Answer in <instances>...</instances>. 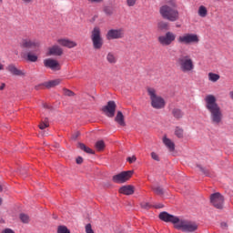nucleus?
<instances>
[{
  "instance_id": "nucleus-1",
  "label": "nucleus",
  "mask_w": 233,
  "mask_h": 233,
  "mask_svg": "<svg viewBox=\"0 0 233 233\" xmlns=\"http://www.w3.org/2000/svg\"><path fill=\"white\" fill-rule=\"evenodd\" d=\"M205 108L209 114V119L213 125H221L223 123V110L219 104H218V99L214 95H208L204 98Z\"/></svg>"
},
{
  "instance_id": "nucleus-2",
  "label": "nucleus",
  "mask_w": 233,
  "mask_h": 233,
  "mask_svg": "<svg viewBox=\"0 0 233 233\" xmlns=\"http://www.w3.org/2000/svg\"><path fill=\"white\" fill-rule=\"evenodd\" d=\"M179 5L177 0H167V2L159 7V14L162 19L169 21V23H176L179 21Z\"/></svg>"
},
{
  "instance_id": "nucleus-3",
  "label": "nucleus",
  "mask_w": 233,
  "mask_h": 233,
  "mask_svg": "<svg viewBox=\"0 0 233 233\" xmlns=\"http://www.w3.org/2000/svg\"><path fill=\"white\" fill-rule=\"evenodd\" d=\"M147 96H149V99L151 101L152 108L155 110H162L167 106V102L163 96L157 95V91L154 87H147Z\"/></svg>"
},
{
  "instance_id": "nucleus-4",
  "label": "nucleus",
  "mask_w": 233,
  "mask_h": 233,
  "mask_svg": "<svg viewBox=\"0 0 233 233\" xmlns=\"http://www.w3.org/2000/svg\"><path fill=\"white\" fill-rule=\"evenodd\" d=\"M177 65L179 66L180 72L188 74L194 70V60L188 55H181L177 59Z\"/></svg>"
},
{
  "instance_id": "nucleus-5",
  "label": "nucleus",
  "mask_w": 233,
  "mask_h": 233,
  "mask_svg": "<svg viewBox=\"0 0 233 233\" xmlns=\"http://www.w3.org/2000/svg\"><path fill=\"white\" fill-rule=\"evenodd\" d=\"M91 41L95 50H101L103 48L104 41L101 35V29L98 26L94 27L91 32Z\"/></svg>"
},
{
  "instance_id": "nucleus-6",
  "label": "nucleus",
  "mask_w": 233,
  "mask_h": 233,
  "mask_svg": "<svg viewBox=\"0 0 233 233\" xmlns=\"http://www.w3.org/2000/svg\"><path fill=\"white\" fill-rule=\"evenodd\" d=\"M176 228L182 232H196V230H198V224L189 220L178 218Z\"/></svg>"
},
{
  "instance_id": "nucleus-7",
  "label": "nucleus",
  "mask_w": 233,
  "mask_h": 233,
  "mask_svg": "<svg viewBox=\"0 0 233 233\" xmlns=\"http://www.w3.org/2000/svg\"><path fill=\"white\" fill-rule=\"evenodd\" d=\"M177 41L179 45H198L199 43V36L196 34L186 33L179 35Z\"/></svg>"
},
{
  "instance_id": "nucleus-8",
  "label": "nucleus",
  "mask_w": 233,
  "mask_h": 233,
  "mask_svg": "<svg viewBox=\"0 0 233 233\" xmlns=\"http://www.w3.org/2000/svg\"><path fill=\"white\" fill-rule=\"evenodd\" d=\"M157 41L162 46H170V45L176 41V34L167 31L164 35L158 36Z\"/></svg>"
},
{
  "instance_id": "nucleus-9",
  "label": "nucleus",
  "mask_w": 233,
  "mask_h": 233,
  "mask_svg": "<svg viewBox=\"0 0 233 233\" xmlns=\"http://www.w3.org/2000/svg\"><path fill=\"white\" fill-rule=\"evenodd\" d=\"M210 203L215 208L221 210L225 203V198L219 192L214 193L210 196Z\"/></svg>"
},
{
  "instance_id": "nucleus-10",
  "label": "nucleus",
  "mask_w": 233,
  "mask_h": 233,
  "mask_svg": "<svg viewBox=\"0 0 233 233\" xmlns=\"http://www.w3.org/2000/svg\"><path fill=\"white\" fill-rule=\"evenodd\" d=\"M134 175L133 170L123 171L117 175L113 176L114 183H127L130 177Z\"/></svg>"
},
{
  "instance_id": "nucleus-11",
  "label": "nucleus",
  "mask_w": 233,
  "mask_h": 233,
  "mask_svg": "<svg viewBox=\"0 0 233 233\" xmlns=\"http://www.w3.org/2000/svg\"><path fill=\"white\" fill-rule=\"evenodd\" d=\"M106 37L107 41H112L114 39H123L125 37V30L119 29H110L107 31Z\"/></svg>"
},
{
  "instance_id": "nucleus-12",
  "label": "nucleus",
  "mask_w": 233,
  "mask_h": 233,
  "mask_svg": "<svg viewBox=\"0 0 233 233\" xmlns=\"http://www.w3.org/2000/svg\"><path fill=\"white\" fill-rule=\"evenodd\" d=\"M158 218L161 219V221H165L166 223H173V225H175V228L179 221V218L174 215H170L166 211L161 212Z\"/></svg>"
},
{
  "instance_id": "nucleus-13",
  "label": "nucleus",
  "mask_w": 233,
  "mask_h": 233,
  "mask_svg": "<svg viewBox=\"0 0 233 233\" xmlns=\"http://www.w3.org/2000/svg\"><path fill=\"white\" fill-rule=\"evenodd\" d=\"M116 108H117L116 102L111 100L102 108V111L107 117H114L116 116Z\"/></svg>"
},
{
  "instance_id": "nucleus-14",
  "label": "nucleus",
  "mask_w": 233,
  "mask_h": 233,
  "mask_svg": "<svg viewBox=\"0 0 233 233\" xmlns=\"http://www.w3.org/2000/svg\"><path fill=\"white\" fill-rule=\"evenodd\" d=\"M44 66H46V68H50V70H53V72H57L61 70V64H59V61L54 58L45 59Z\"/></svg>"
},
{
  "instance_id": "nucleus-15",
  "label": "nucleus",
  "mask_w": 233,
  "mask_h": 233,
  "mask_svg": "<svg viewBox=\"0 0 233 233\" xmlns=\"http://www.w3.org/2000/svg\"><path fill=\"white\" fill-rule=\"evenodd\" d=\"M41 43L38 40H32V39H24L22 41V48H27L35 50V48H39Z\"/></svg>"
},
{
  "instance_id": "nucleus-16",
  "label": "nucleus",
  "mask_w": 233,
  "mask_h": 233,
  "mask_svg": "<svg viewBox=\"0 0 233 233\" xmlns=\"http://www.w3.org/2000/svg\"><path fill=\"white\" fill-rule=\"evenodd\" d=\"M6 70L7 72H10L12 76H26V74L23 70L18 69L17 66H15V65L14 64H10L9 66H7Z\"/></svg>"
},
{
  "instance_id": "nucleus-17",
  "label": "nucleus",
  "mask_w": 233,
  "mask_h": 233,
  "mask_svg": "<svg viewBox=\"0 0 233 233\" xmlns=\"http://www.w3.org/2000/svg\"><path fill=\"white\" fill-rule=\"evenodd\" d=\"M57 43L61 46H66V48H76V46H77V43L67 38L58 39Z\"/></svg>"
},
{
  "instance_id": "nucleus-18",
  "label": "nucleus",
  "mask_w": 233,
  "mask_h": 233,
  "mask_svg": "<svg viewBox=\"0 0 233 233\" xmlns=\"http://www.w3.org/2000/svg\"><path fill=\"white\" fill-rule=\"evenodd\" d=\"M136 190V187L132 185L123 186L119 188V193L123 194L124 196H132Z\"/></svg>"
},
{
  "instance_id": "nucleus-19",
  "label": "nucleus",
  "mask_w": 233,
  "mask_h": 233,
  "mask_svg": "<svg viewBox=\"0 0 233 233\" xmlns=\"http://www.w3.org/2000/svg\"><path fill=\"white\" fill-rule=\"evenodd\" d=\"M162 142L169 152H174L176 150V144L170 138L167 137V136L163 137Z\"/></svg>"
},
{
  "instance_id": "nucleus-20",
  "label": "nucleus",
  "mask_w": 233,
  "mask_h": 233,
  "mask_svg": "<svg viewBox=\"0 0 233 233\" xmlns=\"http://www.w3.org/2000/svg\"><path fill=\"white\" fill-rule=\"evenodd\" d=\"M21 57L25 61H29V63H35L38 59L37 56L32 52L21 53Z\"/></svg>"
},
{
  "instance_id": "nucleus-21",
  "label": "nucleus",
  "mask_w": 233,
  "mask_h": 233,
  "mask_svg": "<svg viewBox=\"0 0 233 233\" xmlns=\"http://www.w3.org/2000/svg\"><path fill=\"white\" fill-rule=\"evenodd\" d=\"M47 56H63V48L57 45H55L49 47Z\"/></svg>"
},
{
  "instance_id": "nucleus-22",
  "label": "nucleus",
  "mask_w": 233,
  "mask_h": 233,
  "mask_svg": "<svg viewBox=\"0 0 233 233\" xmlns=\"http://www.w3.org/2000/svg\"><path fill=\"white\" fill-rule=\"evenodd\" d=\"M115 121L120 127H127V123L125 122V116L123 115V112H121V111L117 112V114L115 117Z\"/></svg>"
},
{
  "instance_id": "nucleus-23",
  "label": "nucleus",
  "mask_w": 233,
  "mask_h": 233,
  "mask_svg": "<svg viewBox=\"0 0 233 233\" xmlns=\"http://www.w3.org/2000/svg\"><path fill=\"white\" fill-rule=\"evenodd\" d=\"M171 114L175 119H183L185 113L179 108H173Z\"/></svg>"
},
{
  "instance_id": "nucleus-24",
  "label": "nucleus",
  "mask_w": 233,
  "mask_h": 233,
  "mask_svg": "<svg viewBox=\"0 0 233 233\" xmlns=\"http://www.w3.org/2000/svg\"><path fill=\"white\" fill-rule=\"evenodd\" d=\"M59 85H61V79L60 78L51 80V81L46 82L44 84L46 88H54V86H57Z\"/></svg>"
},
{
  "instance_id": "nucleus-25",
  "label": "nucleus",
  "mask_w": 233,
  "mask_h": 233,
  "mask_svg": "<svg viewBox=\"0 0 233 233\" xmlns=\"http://www.w3.org/2000/svg\"><path fill=\"white\" fill-rule=\"evenodd\" d=\"M106 61L109 62L110 65H116L117 63V58L116 57V54L109 52L106 55Z\"/></svg>"
},
{
  "instance_id": "nucleus-26",
  "label": "nucleus",
  "mask_w": 233,
  "mask_h": 233,
  "mask_svg": "<svg viewBox=\"0 0 233 233\" xmlns=\"http://www.w3.org/2000/svg\"><path fill=\"white\" fill-rule=\"evenodd\" d=\"M198 14L199 17H207L208 15V9H207V6L200 5L198 10Z\"/></svg>"
},
{
  "instance_id": "nucleus-27",
  "label": "nucleus",
  "mask_w": 233,
  "mask_h": 233,
  "mask_svg": "<svg viewBox=\"0 0 233 233\" xmlns=\"http://www.w3.org/2000/svg\"><path fill=\"white\" fill-rule=\"evenodd\" d=\"M175 136L178 137V139H183L185 137V130L182 127H175Z\"/></svg>"
},
{
  "instance_id": "nucleus-28",
  "label": "nucleus",
  "mask_w": 233,
  "mask_h": 233,
  "mask_svg": "<svg viewBox=\"0 0 233 233\" xmlns=\"http://www.w3.org/2000/svg\"><path fill=\"white\" fill-rule=\"evenodd\" d=\"M78 148H80V150H83L84 152H86V154H96L94 152V150H92V148L86 147L85 144L83 143H79L78 144Z\"/></svg>"
},
{
  "instance_id": "nucleus-29",
  "label": "nucleus",
  "mask_w": 233,
  "mask_h": 233,
  "mask_svg": "<svg viewBox=\"0 0 233 233\" xmlns=\"http://www.w3.org/2000/svg\"><path fill=\"white\" fill-rule=\"evenodd\" d=\"M157 28L158 30H168L170 25H168V22L160 21L157 23Z\"/></svg>"
},
{
  "instance_id": "nucleus-30",
  "label": "nucleus",
  "mask_w": 233,
  "mask_h": 233,
  "mask_svg": "<svg viewBox=\"0 0 233 233\" xmlns=\"http://www.w3.org/2000/svg\"><path fill=\"white\" fill-rule=\"evenodd\" d=\"M208 79L209 81H211L212 83H217V81H219V75L216 74V73H208Z\"/></svg>"
},
{
  "instance_id": "nucleus-31",
  "label": "nucleus",
  "mask_w": 233,
  "mask_h": 233,
  "mask_svg": "<svg viewBox=\"0 0 233 233\" xmlns=\"http://www.w3.org/2000/svg\"><path fill=\"white\" fill-rule=\"evenodd\" d=\"M96 150L101 152V150H105V142L103 140H99L95 145Z\"/></svg>"
},
{
  "instance_id": "nucleus-32",
  "label": "nucleus",
  "mask_w": 233,
  "mask_h": 233,
  "mask_svg": "<svg viewBox=\"0 0 233 233\" xmlns=\"http://www.w3.org/2000/svg\"><path fill=\"white\" fill-rule=\"evenodd\" d=\"M104 14H106V15H114V8H112L111 6L106 5L104 6Z\"/></svg>"
},
{
  "instance_id": "nucleus-33",
  "label": "nucleus",
  "mask_w": 233,
  "mask_h": 233,
  "mask_svg": "<svg viewBox=\"0 0 233 233\" xmlns=\"http://www.w3.org/2000/svg\"><path fill=\"white\" fill-rule=\"evenodd\" d=\"M153 192H155L157 196H163L165 194V190L161 187H153Z\"/></svg>"
},
{
  "instance_id": "nucleus-34",
  "label": "nucleus",
  "mask_w": 233,
  "mask_h": 233,
  "mask_svg": "<svg viewBox=\"0 0 233 233\" xmlns=\"http://www.w3.org/2000/svg\"><path fill=\"white\" fill-rule=\"evenodd\" d=\"M48 127H50V124L48 123V118H46L45 121L39 125L40 130H45V128H48Z\"/></svg>"
},
{
  "instance_id": "nucleus-35",
  "label": "nucleus",
  "mask_w": 233,
  "mask_h": 233,
  "mask_svg": "<svg viewBox=\"0 0 233 233\" xmlns=\"http://www.w3.org/2000/svg\"><path fill=\"white\" fill-rule=\"evenodd\" d=\"M20 219L23 223H28L30 221V217L25 213H22L20 214Z\"/></svg>"
},
{
  "instance_id": "nucleus-36",
  "label": "nucleus",
  "mask_w": 233,
  "mask_h": 233,
  "mask_svg": "<svg viewBox=\"0 0 233 233\" xmlns=\"http://www.w3.org/2000/svg\"><path fill=\"white\" fill-rule=\"evenodd\" d=\"M57 233H70V230L66 226H59L57 228Z\"/></svg>"
},
{
  "instance_id": "nucleus-37",
  "label": "nucleus",
  "mask_w": 233,
  "mask_h": 233,
  "mask_svg": "<svg viewBox=\"0 0 233 233\" xmlns=\"http://www.w3.org/2000/svg\"><path fill=\"white\" fill-rule=\"evenodd\" d=\"M127 6L133 7L137 5V0H126Z\"/></svg>"
},
{
  "instance_id": "nucleus-38",
  "label": "nucleus",
  "mask_w": 233,
  "mask_h": 233,
  "mask_svg": "<svg viewBox=\"0 0 233 233\" xmlns=\"http://www.w3.org/2000/svg\"><path fill=\"white\" fill-rule=\"evenodd\" d=\"M127 161H128L132 165V163H136V161H137V157L133 155L132 157H128L127 158Z\"/></svg>"
},
{
  "instance_id": "nucleus-39",
  "label": "nucleus",
  "mask_w": 233,
  "mask_h": 233,
  "mask_svg": "<svg viewBox=\"0 0 233 233\" xmlns=\"http://www.w3.org/2000/svg\"><path fill=\"white\" fill-rule=\"evenodd\" d=\"M64 94L68 97H72V96H75L74 92L69 89H64Z\"/></svg>"
},
{
  "instance_id": "nucleus-40",
  "label": "nucleus",
  "mask_w": 233,
  "mask_h": 233,
  "mask_svg": "<svg viewBox=\"0 0 233 233\" xmlns=\"http://www.w3.org/2000/svg\"><path fill=\"white\" fill-rule=\"evenodd\" d=\"M86 233H94V229H92V224H87L86 226Z\"/></svg>"
},
{
  "instance_id": "nucleus-41",
  "label": "nucleus",
  "mask_w": 233,
  "mask_h": 233,
  "mask_svg": "<svg viewBox=\"0 0 233 233\" xmlns=\"http://www.w3.org/2000/svg\"><path fill=\"white\" fill-rule=\"evenodd\" d=\"M151 157H152V159H154L155 161H159V156H158L157 153H156V152H152V153H151Z\"/></svg>"
},
{
  "instance_id": "nucleus-42",
  "label": "nucleus",
  "mask_w": 233,
  "mask_h": 233,
  "mask_svg": "<svg viewBox=\"0 0 233 233\" xmlns=\"http://www.w3.org/2000/svg\"><path fill=\"white\" fill-rule=\"evenodd\" d=\"M87 1L92 5H99L100 3H103L105 0H87Z\"/></svg>"
},
{
  "instance_id": "nucleus-43",
  "label": "nucleus",
  "mask_w": 233,
  "mask_h": 233,
  "mask_svg": "<svg viewBox=\"0 0 233 233\" xmlns=\"http://www.w3.org/2000/svg\"><path fill=\"white\" fill-rule=\"evenodd\" d=\"M141 207H142V208L147 209V208H150L152 206H150V205L148 204V202H142V203H141Z\"/></svg>"
},
{
  "instance_id": "nucleus-44",
  "label": "nucleus",
  "mask_w": 233,
  "mask_h": 233,
  "mask_svg": "<svg viewBox=\"0 0 233 233\" xmlns=\"http://www.w3.org/2000/svg\"><path fill=\"white\" fill-rule=\"evenodd\" d=\"M198 168H199V170H200L201 172L204 173L205 176H208V170L203 168V167H201V166H198Z\"/></svg>"
},
{
  "instance_id": "nucleus-45",
  "label": "nucleus",
  "mask_w": 233,
  "mask_h": 233,
  "mask_svg": "<svg viewBox=\"0 0 233 233\" xmlns=\"http://www.w3.org/2000/svg\"><path fill=\"white\" fill-rule=\"evenodd\" d=\"M24 5H30L31 3H34V0H21Z\"/></svg>"
},
{
  "instance_id": "nucleus-46",
  "label": "nucleus",
  "mask_w": 233,
  "mask_h": 233,
  "mask_svg": "<svg viewBox=\"0 0 233 233\" xmlns=\"http://www.w3.org/2000/svg\"><path fill=\"white\" fill-rule=\"evenodd\" d=\"M76 164H77V165L83 164V157H78L76 158Z\"/></svg>"
},
{
  "instance_id": "nucleus-47",
  "label": "nucleus",
  "mask_w": 233,
  "mask_h": 233,
  "mask_svg": "<svg viewBox=\"0 0 233 233\" xmlns=\"http://www.w3.org/2000/svg\"><path fill=\"white\" fill-rule=\"evenodd\" d=\"M5 86H6V85L5 83H2L0 86V90H5Z\"/></svg>"
},
{
  "instance_id": "nucleus-48",
  "label": "nucleus",
  "mask_w": 233,
  "mask_h": 233,
  "mask_svg": "<svg viewBox=\"0 0 233 233\" xmlns=\"http://www.w3.org/2000/svg\"><path fill=\"white\" fill-rule=\"evenodd\" d=\"M77 136H79V133H76L75 136H73L72 139H77Z\"/></svg>"
},
{
  "instance_id": "nucleus-49",
  "label": "nucleus",
  "mask_w": 233,
  "mask_h": 233,
  "mask_svg": "<svg viewBox=\"0 0 233 233\" xmlns=\"http://www.w3.org/2000/svg\"><path fill=\"white\" fill-rule=\"evenodd\" d=\"M229 97H230V99H233V91L229 92Z\"/></svg>"
},
{
  "instance_id": "nucleus-50",
  "label": "nucleus",
  "mask_w": 233,
  "mask_h": 233,
  "mask_svg": "<svg viewBox=\"0 0 233 233\" xmlns=\"http://www.w3.org/2000/svg\"><path fill=\"white\" fill-rule=\"evenodd\" d=\"M155 208H163V205L156 206Z\"/></svg>"
},
{
  "instance_id": "nucleus-51",
  "label": "nucleus",
  "mask_w": 233,
  "mask_h": 233,
  "mask_svg": "<svg viewBox=\"0 0 233 233\" xmlns=\"http://www.w3.org/2000/svg\"><path fill=\"white\" fill-rule=\"evenodd\" d=\"M5 69V66H3L2 64H0V70H4Z\"/></svg>"
},
{
  "instance_id": "nucleus-52",
  "label": "nucleus",
  "mask_w": 233,
  "mask_h": 233,
  "mask_svg": "<svg viewBox=\"0 0 233 233\" xmlns=\"http://www.w3.org/2000/svg\"><path fill=\"white\" fill-rule=\"evenodd\" d=\"M44 108H50V106H48V104H44Z\"/></svg>"
},
{
  "instance_id": "nucleus-53",
  "label": "nucleus",
  "mask_w": 233,
  "mask_h": 233,
  "mask_svg": "<svg viewBox=\"0 0 233 233\" xmlns=\"http://www.w3.org/2000/svg\"><path fill=\"white\" fill-rule=\"evenodd\" d=\"M0 192H3V187L0 185Z\"/></svg>"
},
{
  "instance_id": "nucleus-54",
  "label": "nucleus",
  "mask_w": 233,
  "mask_h": 233,
  "mask_svg": "<svg viewBox=\"0 0 233 233\" xmlns=\"http://www.w3.org/2000/svg\"><path fill=\"white\" fill-rule=\"evenodd\" d=\"M3 203V199L0 198V205Z\"/></svg>"
},
{
  "instance_id": "nucleus-55",
  "label": "nucleus",
  "mask_w": 233,
  "mask_h": 233,
  "mask_svg": "<svg viewBox=\"0 0 233 233\" xmlns=\"http://www.w3.org/2000/svg\"><path fill=\"white\" fill-rule=\"evenodd\" d=\"M0 3H3V0H0Z\"/></svg>"
}]
</instances>
